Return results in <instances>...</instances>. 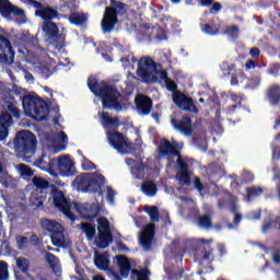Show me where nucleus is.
Returning a JSON list of instances; mask_svg holds the SVG:
<instances>
[{"mask_svg": "<svg viewBox=\"0 0 280 280\" xmlns=\"http://www.w3.org/2000/svg\"><path fill=\"white\" fill-rule=\"evenodd\" d=\"M137 75L141 78L142 82H147L148 84H152L153 82L165 84L168 91H173V102L178 108L188 110L189 113H196L194 101L179 91H176V83L167 78V72L162 70L161 66H158L152 58L142 57L139 60Z\"/></svg>", "mask_w": 280, "mask_h": 280, "instance_id": "nucleus-1", "label": "nucleus"}, {"mask_svg": "<svg viewBox=\"0 0 280 280\" xmlns=\"http://www.w3.org/2000/svg\"><path fill=\"white\" fill-rule=\"evenodd\" d=\"M100 118L105 130H107L108 143L118 152V154H131L135 150H141L143 141H141V137H139V131H137L138 138H136V142L132 143L124 135L117 131L110 132V129L117 128L118 119L116 117L112 118L108 113L103 112L100 114Z\"/></svg>", "mask_w": 280, "mask_h": 280, "instance_id": "nucleus-2", "label": "nucleus"}, {"mask_svg": "<svg viewBox=\"0 0 280 280\" xmlns=\"http://www.w3.org/2000/svg\"><path fill=\"white\" fill-rule=\"evenodd\" d=\"M106 179L100 173H83L75 177L72 183L73 189L77 191H83L85 194H102L106 196L109 205H115V196L117 192L113 190V187L105 186Z\"/></svg>", "mask_w": 280, "mask_h": 280, "instance_id": "nucleus-3", "label": "nucleus"}, {"mask_svg": "<svg viewBox=\"0 0 280 280\" xmlns=\"http://www.w3.org/2000/svg\"><path fill=\"white\" fill-rule=\"evenodd\" d=\"M52 205L57 207V209L61 210V212L66 215V218L70 222H75V215L73 211H77L79 215L82 218H86V220H91V218H95L100 211V203L95 202L93 205L89 203H69L67 197H65V192L59 190L58 188H52L51 190Z\"/></svg>", "mask_w": 280, "mask_h": 280, "instance_id": "nucleus-4", "label": "nucleus"}, {"mask_svg": "<svg viewBox=\"0 0 280 280\" xmlns=\"http://www.w3.org/2000/svg\"><path fill=\"white\" fill-rule=\"evenodd\" d=\"M178 150H183L182 142H176L173 140L171 143L166 139H163L159 147V154L160 156H168L170 165H172V163H177L179 171L177 173L176 180H178L180 185H189V173L187 172V164L183 162L180 152ZM173 159H175V161Z\"/></svg>", "mask_w": 280, "mask_h": 280, "instance_id": "nucleus-5", "label": "nucleus"}, {"mask_svg": "<svg viewBox=\"0 0 280 280\" xmlns=\"http://www.w3.org/2000/svg\"><path fill=\"white\" fill-rule=\"evenodd\" d=\"M89 89L98 100L102 101L103 108H114V110H121L119 92L112 85L105 82L97 83L95 77H90L88 80Z\"/></svg>", "mask_w": 280, "mask_h": 280, "instance_id": "nucleus-6", "label": "nucleus"}, {"mask_svg": "<svg viewBox=\"0 0 280 280\" xmlns=\"http://www.w3.org/2000/svg\"><path fill=\"white\" fill-rule=\"evenodd\" d=\"M23 108L27 117H32L35 121H43L49 115L47 104L36 96V94H27L22 100Z\"/></svg>", "mask_w": 280, "mask_h": 280, "instance_id": "nucleus-7", "label": "nucleus"}, {"mask_svg": "<svg viewBox=\"0 0 280 280\" xmlns=\"http://www.w3.org/2000/svg\"><path fill=\"white\" fill-rule=\"evenodd\" d=\"M8 147L20 154H34L36 152V136L30 131L18 132L15 139Z\"/></svg>", "mask_w": 280, "mask_h": 280, "instance_id": "nucleus-8", "label": "nucleus"}, {"mask_svg": "<svg viewBox=\"0 0 280 280\" xmlns=\"http://www.w3.org/2000/svg\"><path fill=\"white\" fill-rule=\"evenodd\" d=\"M26 51V62L33 65L34 71L37 73H47L56 65V60L51 59L46 52H42L40 57H36L32 51Z\"/></svg>", "mask_w": 280, "mask_h": 280, "instance_id": "nucleus-9", "label": "nucleus"}, {"mask_svg": "<svg viewBox=\"0 0 280 280\" xmlns=\"http://www.w3.org/2000/svg\"><path fill=\"white\" fill-rule=\"evenodd\" d=\"M125 11L126 5L121 2H117L114 8L107 7L101 23L103 32H113L115 25H117V14H124Z\"/></svg>", "mask_w": 280, "mask_h": 280, "instance_id": "nucleus-10", "label": "nucleus"}, {"mask_svg": "<svg viewBox=\"0 0 280 280\" xmlns=\"http://www.w3.org/2000/svg\"><path fill=\"white\" fill-rule=\"evenodd\" d=\"M54 170L56 172L54 178H58V176L69 178V176L75 174V161L69 155H61L55 159Z\"/></svg>", "mask_w": 280, "mask_h": 280, "instance_id": "nucleus-11", "label": "nucleus"}, {"mask_svg": "<svg viewBox=\"0 0 280 280\" xmlns=\"http://www.w3.org/2000/svg\"><path fill=\"white\" fill-rule=\"evenodd\" d=\"M98 236L95 238L94 244L97 248H107L113 242V234L110 233V222L104 217L97 219Z\"/></svg>", "mask_w": 280, "mask_h": 280, "instance_id": "nucleus-12", "label": "nucleus"}, {"mask_svg": "<svg viewBox=\"0 0 280 280\" xmlns=\"http://www.w3.org/2000/svg\"><path fill=\"white\" fill-rule=\"evenodd\" d=\"M0 13L4 19H7V21H12L13 14L14 21H16L18 25H23L27 21L25 11L12 5L9 0H0Z\"/></svg>", "mask_w": 280, "mask_h": 280, "instance_id": "nucleus-13", "label": "nucleus"}, {"mask_svg": "<svg viewBox=\"0 0 280 280\" xmlns=\"http://www.w3.org/2000/svg\"><path fill=\"white\" fill-rule=\"evenodd\" d=\"M57 130L58 131L54 136L46 137L44 141V145L52 150L55 154L62 152V150L67 148V143H69V138L67 137V133L62 131L60 125H57Z\"/></svg>", "mask_w": 280, "mask_h": 280, "instance_id": "nucleus-14", "label": "nucleus"}, {"mask_svg": "<svg viewBox=\"0 0 280 280\" xmlns=\"http://www.w3.org/2000/svg\"><path fill=\"white\" fill-rule=\"evenodd\" d=\"M43 32L49 40L54 39L52 47H55L59 54H62L65 49V37H58V26H56L51 21L45 22L43 25Z\"/></svg>", "mask_w": 280, "mask_h": 280, "instance_id": "nucleus-15", "label": "nucleus"}, {"mask_svg": "<svg viewBox=\"0 0 280 280\" xmlns=\"http://www.w3.org/2000/svg\"><path fill=\"white\" fill-rule=\"evenodd\" d=\"M8 110L9 113H3L0 116V141H5V139H8V128L12 126V117L21 116L19 109H16L14 105H9Z\"/></svg>", "mask_w": 280, "mask_h": 280, "instance_id": "nucleus-16", "label": "nucleus"}, {"mask_svg": "<svg viewBox=\"0 0 280 280\" xmlns=\"http://www.w3.org/2000/svg\"><path fill=\"white\" fill-rule=\"evenodd\" d=\"M94 264L96 268H98V270H107V276L109 277V279L121 280V277H119V273L108 269V266H110L108 254L95 253Z\"/></svg>", "mask_w": 280, "mask_h": 280, "instance_id": "nucleus-17", "label": "nucleus"}, {"mask_svg": "<svg viewBox=\"0 0 280 280\" xmlns=\"http://www.w3.org/2000/svg\"><path fill=\"white\" fill-rule=\"evenodd\" d=\"M139 240L142 248L148 250L154 240V223H149L144 226L143 231L139 234Z\"/></svg>", "mask_w": 280, "mask_h": 280, "instance_id": "nucleus-18", "label": "nucleus"}, {"mask_svg": "<svg viewBox=\"0 0 280 280\" xmlns=\"http://www.w3.org/2000/svg\"><path fill=\"white\" fill-rule=\"evenodd\" d=\"M37 9L35 14L45 21V23L51 21V19H56L58 16V11L51 9V7H43L40 3L31 0Z\"/></svg>", "mask_w": 280, "mask_h": 280, "instance_id": "nucleus-19", "label": "nucleus"}, {"mask_svg": "<svg viewBox=\"0 0 280 280\" xmlns=\"http://www.w3.org/2000/svg\"><path fill=\"white\" fill-rule=\"evenodd\" d=\"M14 60V50L10 42L3 36H0V61L1 62H12Z\"/></svg>", "mask_w": 280, "mask_h": 280, "instance_id": "nucleus-20", "label": "nucleus"}, {"mask_svg": "<svg viewBox=\"0 0 280 280\" xmlns=\"http://www.w3.org/2000/svg\"><path fill=\"white\" fill-rule=\"evenodd\" d=\"M55 160L49 159L47 155H42L35 161L34 166L42 172H47L50 176H56V171L54 170Z\"/></svg>", "mask_w": 280, "mask_h": 280, "instance_id": "nucleus-21", "label": "nucleus"}, {"mask_svg": "<svg viewBox=\"0 0 280 280\" xmlns=\"http://www.w3.org/2000/svg\"><path fill=\"white\" fill-rule=\"evenodd\" d=\"M135 102L139 115H150V110H152V100L148 96L138 95Z\"/></svg>", "mask_w": 280, "mask_h": 280, "instance_id": "nucleus-22", "label": "nucleus"}, {"mask_svg": "<svg viewBox=\"0 0 280 280\" xmlns=\"http://www.w3.org/2000/svg\"><path fill=\"white\" fill-rule=\"evenodd\" d=\"M171 124L175 130H179L185 137H190L191 132H194V127L191 126V119L189 117H184L179 124H176V120L172 119Z\"/></svg>", "mask_w": 280, "mask_h": 280, "instance_id": "nucleus-23", "label": "nucleus"}, {"mask_svg": "<svg viewBox=\"0 0 280 280\" xmlns=\"http://www.w3.org/2000/svg\"><path fill=\"white\" fill-rule=\"evenodd\" d=\"M50 237L54 246H57L60 248H67V246H70L71 244V241L69 240L67 234H65V228L61 231L51 234Z\"/></svg>", "mask_w": 280, "mask_h": 280, "instance_id": "nucleus-24", "label": "nucleus"}, {"mask_svg": "<svg viewBox=\"0 0 280 280\" xmlns=\"http://www.w3.org/2000/svg\"><path fill=\"white\" fill-rule=\"evenodd\" d=\"M114 261L117 262L121 277L128 279L132 268L130 267V260L126 256L118 255L114 258Z\"/></svg>", "mask_w": 280, "mask_h": 280, "instance_id": "nucleus-25", "label": "nucleus"}, {"mask_svg": "<svg viewBox=\"0 0 280 280\" xmlns=\"http://www.w3.org/2000/svg\"><path fill=\"white\" fill-rule=\"evenodd\" d=\"M42 226L43 229L48 231V233H51V235L65 229V226H62V224H60L58 221L48 220V219H45L42 221Z\"/></svg>", "mask_w": 280, "mask_h": 280, "instance_id": "nucleus-26", "label": "nucleus"}, {"mask_svg": "<svg viewBox=\"0 0 280 280\" xmlns=\"http://www.w3.org/2000/svg\"><path fill=\"white\" fill-rule=\"evenodd\" d=\"M267 97L270 104H272L273 106H277V104H279L280 102V86L272 85L271 88H269L267 92Z\"/></svg>", "mask_w": 280, "mask_h": 280, "instance_id": "nucleus-27", "label": "nucleus"}, {"mask_svg": "<svg viewBox=\"0 0 280 280\" xmlns=\"http://www.w3.org/2000/svg\"><path fill=\"white\" fill-rule=\"evenodd\" d=\"M46 260L49 264L50 268L54 270L55 275H60V272H62L60 260L54 254L48 253L46 255Z\"/></svg>", "mask_w": 280, "mask_h": 280, "instance_id": "nucleus-28", "label": "nucleus"}, {"mask_svg": "<svg viewBox=\"0 0 280 280\" xmlns=\"http://www.w3.org/2000/svg\"><path fill=\"white\" fill-rule=\"evenodd\" d=\"M69 21L72 25H84L89 21V16L84 13H72L69 16Z\"/></svg>", "mask_w": 280, "mask_h": 280, "instance_id": "nucleus-29", "label": "nucleus"}, {"mask_svg": "<svg viewBox=\"0 0 280 280\" xmlns=\"http://www.w3.org/2000/svg\"><path fill=\"white\" fill-rule=\"evenodd\" d=\"M79 161L81 163L82 170L85 172H91L92 170H95V165L91 160H89L82 152L78 151Z\"/></svg>", "mask_w": 280, "mask_h": 280, "instance_id": "nucleus-30", "label": "nucleus"}, {"mask_svg": "<svg viewBox=\"0 0 280 280\" xmlns=\"http://www.w3.org/2000/svg\"><path fill=\"white\" fill-rule=\"evenodd\" d=\"M141 191L149 197L156 196V184L144 182L141 186Z\"/></svg>", "mask_w": 280, "mask_h": 280, "instance_id": "nucleus-31", "label": "nucleus"}, {"mask_svg": "<svg viewBox=\"0 0 280 280\" xmlns=\"http://www.w3.org/2000/svg\"><path fill=\"white\" fill-rule=\"evenodd\" d=\"M0 183L3 187H10L12 185V176L8 174L5 168L3 167V163L0 162Z\"/></svg>", "mask_w": 280, "mask_h": 280, "instance_id": "nucleus-32", "label": "nucleus"}, {"mask_svg": "<svg viewBox=\"0 0 280 280\" xmlns=\"http://www.w3.org/2000/svg\"><path fill=\"white\" fill-rule=\"evenodd\" d=\"M81 230H82V233L86 235V238L89 240V242H91L93 237H95V233H96L95 225L91 223H82Z\"/></svg>", "mask_w": 280, "mask_h": 280, "instance_id": "nucleus-33", "label": "nucleus"}, {"mask_svg": "<svg viewBox=\"0 0 280 280\" xmlns=\"http://www.w3.org/2000/svg\"><path fill=\"white\" fill-rule=\"evenodd\" d=\"M33 185L36 187V191H40V194H43V189L49 187V183L38 176L33 178Z\"/></svg>", "mask_w": 280, "mask_h": 280, "instance_id": "nucleus-34", "label": "nucleus"}, {"mask_svg": "<svg viewBox=\"0 0 280 280\" xmlns=\"http://www.w3.org/2000/svg\"><path fill=\"white\" fill-rule=\"evenodd\" d=\"M15 265L21 272H27V270H30V260L27 258H16Z\"/></svg>", "mask_w": 280, "mask_h": 280, "instance_id": "nucleus-35", "label": "nucleus"}, {"mask_svg": "<svg viewBox=\"0 0 280 280\" xmlns=\"http://www.w3.org/2000/svg\"><path fill=\"white\" fill-rule=\"evenodd\" d=\"M144 211L148 213L152 222H159V209L155 206H145Z\"/></svg>", "mask_w": 280, "mask_h": 280, "instance_id": "nucleus-36", "label": "nucleus"}, {"mask_svg": "<svg viewBox=\"0 0 280 280\" xmlns=\"http://www.w3.org/2000/svg\"><path fill=\"white\" fill-rule=\"evenodd\" d=\"M262 194H264V189H261L260 187L248 188L246 201L250 202V200H253V198H257V196H261Z\"/></svg>", "mask_w": 280, "mask_h": 280, "instance_id": "nucleus-37", "label": "nucleus"}, {"mask_svg": "<svg viewBox=\"0 0 280 280\" xmlns=\"http://www.w3.org/2000/svg\"><path fill=\"white\" fill-rule=\"evenodd\" d=\"M16 170H18L20 176H23L24 178H30L34 174L32 172V168H30V166H27L25 164H19L16 166Z\"/></svg>", "mask_w": 280, "mask_h": 280, "instance_id": "nucleus-38", "label": "nucleus"}, {"mask_svg": "<svg viewBox=\"0 0 280 280\" xmlns=\"http://www.w3.org/2000/svg\"><path fill=\"white\" fill-rule=\"evenodd\" d=\"M132 277H136L137 280H149L150 270L148 269L132 270Z\"/></svg>", "mask_w": 280, "mask_h": 280, "instance_id": "nucleus-39", "label": "nucleus"}, {"mask_svg": "<svg viewBox=\"0 0 280 280\" xmlns=\"http://www.w3.org/2000/svg\"><path fill=\"white\" fill-rule=\"evenodd\" d=\"M201 32H203V34H208V36H215V34H218V27L215 26H211L209 24H205L201 25Z\"/></svg>", "mask_w": 280, "mask_h": 280, "instance_id": "nucleus-40", "label": "nucleus"}, {"mask_svg": "<svg viewBox=\"0 0 280 280\" xmlns=\"http://www.w3.org/2000/svg\"><path fill=\"white\" fill-rule=\"evenodd\" d=\"M232 211L234 212V226H237L242 222V215L237 213V206H235V199H232Z\"/></svg>", "mask_w": 280, "mask_h": 280, "instance_id": "nucleus-41", "label": "nucleus"}, {"mask_svg": "<svg viewBox=\"0 0 280 280\" xmlns=\"http://www.w3.org/2000/svg\"><path fill=\"white\" fill-rule=\"evenodd\" d=\"M0 280H8V262L0 261Z\"/></svg>", "mask_w": 280, "mask_h": 280, "instance_id": "nucleus-42", "label": "nucleus"}, {"mask_svg": "<svg viewBox=\"0 0 280 280\" xmlns=\"http://www.w3.org/2000/svg\"><path fill=\"white\" fill-rule=\"evenodd\" d=\"M198 224L201 229H209L211 226V219L209 217H201L199 218Z\"/></svg>", "mask_w": 280, "mask_h": 280, "instance_id": "nucleus-43", "label": "nucleus"}, {"mask_svg": "<svg viewBox=\"0 0 280 280\" xmlns=\"http://www.w3.org/2000/svg\"><path fill=\"white\" fill-rule=\"evenodd\" d=\"M121 62L125 69H128L130 62H137V59H135V56L130 55L128 58H122Z\"/></svg>", "mask_w": 280, "mask_h": 280, "instance_id": "nucleus-44", "label": "nucleus"}, {"mask_svg": "<svg viewBox=\"0 0 280 280\" xmlns=\"http://www.w3.org/2000/svg\"><path fill=\"white\" fill-rule=\"evenodd\" d=\"M194 185H195V188L199 191V194L201 196L205 195V186H202V184L200 183V179L198 177L195 178V182H194Z\"/></svg>", "mask_w": 280, "mask_h": 280, "instance_id": "nucleus-45", "label": "nucleus"}, {"mask_svg": "<svg viewBox=\"0 0 280 280\" xmlns=\"http://www.w3.org/2000/svg\"><path fill=\"white\" fill-rule=\"evenodd\" d=\"M238 32H240V28H237V26L233 25L228 28L226 34H229V36H232V38H235V36H237Z\"/></svg>", "mask_w": 280, "mask_h": 280, "instance_id": "nucleus-46", "label": "nucleus"}, {"mask_svg": "<svg viewBox=\"0 0 280 280\" xmlns=\"http://www.w3.org/2000/svg\"><path fill=\"white\" fill-rule=\"evenodd\" d=\"M16 242H18L19 248H25V246H27V237L25 236H19L16 238Z\"/></svg>", "mask_w": 280, "mask_h": 280, "instance_id": "nucleus-47", "label": "nucleus"}, {"mask_svg": "<svg viewBox=\"0 0 280 280\" xmlns=\"http://www.w3.org/2000/svg\"><path fill=\"white\" fill-rule=\"evenodd\" d=\"M248 89H257V86H259V78H254L252 80L248 81Z\"/></svg>", "mask_w": 280, "mask_h": 280, "instance_id": "nucleus-48", "label": "nucleus"}, {"mask_svg": "<svg viewBox=\"0 0 280 280\" xmlns=\"http://www.w3.org/2000/svg\"><path fill=\"white\" fill-rule=\"evenodd\" d=\"M32 203L34 205V207H43V197L35 198L33 195Z\"/></svg>", "mask_w": 280, "mask_h": 280, "instance_id": "nucleus-49", "label": "nucleus"}, {"mask_svg": "<svg viewBox=\"0 0 280 280\" xmlns=\"http://www.w3.org/2000/svg\"><path fill=\"white\" fill-rule=\"evenodd\" d=\"M240 82H242V75H232L231 84L235 86L240 84Z\"/></svg>", "mask_w": 280, "mask_h": 280, "instance_id": "nucleus-50", "label": "nucleus"}, {"mask_svg": "<svg viewBox=\"0 0 280 280\" xmlns=\"http://www.w3.org/2000/svg\"><path fill=\"white\" fill-rule=\"evenodd\" d=\"M126 164L131 167L132 173L135 174V168L137 167V163L130 159H126Z\"/></svg>", "mask_w": 280, "mask_h": 280, "instance_id": "nucleus-51", "label": "nucleus"}, {"mask_svg": "<svg viewBox=\"0 0 280 280\" xmlns=\"http://www.w3.org/2000/svg\"><path fill=\"white\" fill-rule=\"evenodd\" d=\"M24 78H25L26 82H30V84L34 83V75H32V73L24 72Z\"/></svg>", "mask_w": 280, "mask_h": 280, "instance_id": "nucleus-52", "label": "nucleus"}, {"mask_svg": "<svg viewBox=\"0 0 280 280\" xmlns=\"http://www.w3.org/2000/svg\"><path fill=\"white\" fill-rule=\"evenodd\" d=\"M249 54L252 58H259V48H252Z\"/></svg>", "mask_w": 280, "mask_h": 280, "instance_id": "nucleus-53", "label": "nucleus"}, {"mask_svg": "<svg viewBox=\"0 0 280 280\" xmlns=\"http://www.w3.org/2000/svg\"><path fill=\"white\" fill-rule=\"evenodd\" d=\"M261 215V211L257 210L252 215H249V220H259V217Z\"/></svg>", "mask_w": 280, "mask_h": 280, "instance_id": "nucleus-54", "label": "nucleus"}, {"mask_svg": "<svg viewBox=\"0 0 280 280\" xmlns=\"http://www.w3.org/2000/svg\"><path fill=\"white\" fill-rule=\"evenodd\" d=\"M203 259H206V261H213V254H211V252L206 253Z\"/></svg>", "mask_w": 280, "mask_h": 280, "instance_id": "nucleus-55", "label": "nucleus"}, {"mask_svg": "<svg viewBox=\"0 0 280 280\" xmlns=\"http://www.w3.org/2000/svg\"><path fill=\"white\" fill-rule=\"evenodd\" d=\"M272 156L273 159H280V148L273 149Z\"/></svg>", "mask_w": 280, "mask_h": 280, "instance_id": "nucleus-56", "label": "nucleus"}, {"mask_svg": "<svg viewBox=\"0 0 280 280\" xmlns=\"http://www.w3.org/2000/svg\"><path fill=\"white\" fill-rule=\"evenodd\" d=\"M246 69H255V61L253 60L247 61Z\"/></svg>", "mask_w": 280, "mask_h": 280, "instance_id": "nucleus-57", "label": "nucleus"}, {"mask_svg": "<svg viewBox=\"0 0 280 280\" xmlns=\"http://www.w3.org/2000/svg\"><path fill=\"white\" fill-rule=\"evenodd\" d=\"M222 5L220 3H214L212 7V12H219L221 10Z\"/></svg>", "mask_w": 280, "mask_h": 280, "instance_id": "nucleus-58", "label": "nucleus"}, {"mask_svg": "<svg viewBox=\"0 0 280 280\" xmlns=\"http://www.w3.org/2000/svg\"><path fill=\"white\" fill-rule=\"evenodd\" d=\"M279 69H280L279 63L273 65V70H271L272 75H277V71H279Z\"/></svg>", "mask_w": 280, "mask_h": 280, "instance_id": "nucleus-59", "label": "nucleus"}, {"mask_svg": "<svg viewBox=\"0 0 280 280\" xmlns=\"http://www.w3.org/2000/svg\"><path fill=\"white\" fill-rule=\"evenodd\" d=\"M272 260L275 261V264H280V256H279V254H273Z\"/></svg>", "mask_w": 280, "mask_h": 280, "instance_id": "nucleus-60", "label": "nucleus"}, {"mask_svg": "<svg viewBox=\"0 0 280 280\" xmlns=\"http://www.w3.org/2000/svg\"><path fill=\"white\" fill-rule=\"evenodd\" d=\"M59 60V65H61V67H67V65H69V61H67V59H65V61L62 59H58Z\"/></svg>", "mask_w": 280, "mask_h": 280, "instance_id": "nucleus-61", "label": "nucleus"}, {"mask_svg": "<svg viewBox=\"0 0 280 280\" xmlns=\"http://www.w3.org/2000/svg\"><path fill=\"white\" fill-rule=\"evenodd\" d=\"M213 0H201V5H209Z\"/></svg>", "mask_w": 280, "mask_h": 280, "instance_id": "nucleus-62", "label": "nucleus"}, {"mask_svg": "<svg viewBox=\"0 0 280 280\" xmlns=\"http://www.w3.org/2000/svg\"><path fill=\"white\" fill-rule=\"evenodd\" d=\"M199 242H200V244H211V240L210 241H207V240H205V238H199Z\"/></svg>", "mask_w": 280, "mask_h": 280, "instance_id": "nucleus-63", "label": "nucleus"}, {"mask_svg": "<svg viewBox=\"0 0 280 280\" xmlns=\"http://www.w3.org/2000/svg\"><path fill=\"white\" fill-rule=\"evenodd\" d=\"M92 280H106L103 276H94Z\"/></svg>", "mask_w": 280, "mask_h": 280, "instance_id": "nucleus-64", "label": "nucleus"}]
</instances>
